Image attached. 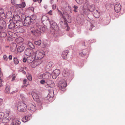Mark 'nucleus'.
Returning a JSON list of instances; mask_svg holds the SVG:
<instances>
[{
    "mask_svg": "<svg viewBox=\"0 0 125 125\" xmlns=\"http://www.w3.org/2000/svg\"><path fill=\"white\" fill-rule=\"evenodd\" d=\"M45 53L43 50H39L33 53V55H32L31 57L32 58H34V59L35 60L39 59L40 61V59L44 56Z\"/></svg>",
    "mask_w": 125,
    "mask_h": 125,
    "instance_id": "1",
    "label": "nucleus"
},
{
    "mask_svg": "<svg viewBox=\"0 0 125 125\" xmlns=\"http://www.w3.org/2000/svg\"><path fill=\"white\" fill-rule=\"evenodd\" d=\"M17 107L18 110L22 112H25L27 110V108L26 104L22 102L19 103Z\"/></svg>",
    "mask_w": 125,
    "mask_h": 125,
    "instance_id": "2",
    "label": "nucleus"
},
{
    "mask_svg": "<svg viewBox=\"0 0 125 125\" xmlns=\"http://www.w3.org/2000/svg\"><path fill=\"white\" fill-rule=\"evenodd\" d=\"M66 86V82L64 79H62L59 82L58 86L61 90L64 89Z\"/></svg>",
    "mask_w": 125,
    "mask_h": 125,
    "instance_id": "3",
    "label": "nucleus"
},
{
    "mask_svg": "<svg viewBox=\"0 0 125 125\" xmlns=\"http://www.w3.org/2000/svg\"><path fill=\"white\" fill-rule=\"evenodd\" d=\"M46 88L53 87H55V85L53 82L50 80H48L46 81L45 84Z\"/></svg>",
    "mask_w": 125,
    "mask_h": 125,
    "instance_id": "4",
    "label": "nucleus"
},
{
    "mask_svg": "<svg viewBox=\"0 0 125 125\" xmlns=\"http://www.w3.org/2000/svg\"><path fill=\"white\" fill-rule=\"evenodd\" d=\"M24 15H22L21 17V21H22L23 22L24 24L26 25H29L31 22V19L28 16H27L25 18H22Z\"/></svg>",
    "mask_w": 125,
    "mask_h": 125,
    "instance_id": "5",
    "label": "nucleus"
},
{
    "mask_svg": "<svg viewBox=\"0 0 125 125\" xmlns=\"http://www.w3.org/2000/svg\"><path fill=\"white\" fill-rule=\"evenodd\" d=\"M50 22L51 24V28L56 31H58L59 28L57 23L53 21Z\"/></svg>",
    "mask_w": 125,
    "mask_h": 125,
    "instance_id": "6",
    "label": "nucleus"
},
{
    "mask_svg": "<svg viewBox=\"0 0 125 125\" xmlns=\"http://www.w3.org/2000/svg\"><path fill=\"white\" fill-rule=\"evenodd\" d=\"M51 76V74L49 73H46L43 74H39L38 77L39 79H47Z\"/></svg>",
    "mask_w": 125,
    "mask_h": 125,
    "instance_id": "7",
    "label": "nucleus"
},
{
    "mask_svg": "<svg viewBox=\"0 0 125 125\" xmlns=\"http://www.w3.org/2000/svg\"><path fill=\"white\" fill-rule=\"evenodd\" d=\"M28 109L31 112H34L36 110V105L35 104H30L28 105Z\"/></svg>",
    "mask_w": 125,
    "mask_h": 125,
    "instance_id": "8",
    "label": "nucleus"
},
{
    "mask_svg": "<svg viewBox=\"0 0 125 125\" xmlns=\"http://www.w3.org/2000/svg\"><path fill=\"white\" fill-rule=\"evenodd\" d=\"M60 73V70L57 69L53 71L52 73V77L53 79H55Z\"/></svg>",
    "mask_w": 125,
    "mask_h": 125,
    "instance_id": "9",
    "label": "nucleus"
},
{
    "mask_svg": "<svg viewBox=\"0 0 125 125\" xmlns=\"http://www.w3.org/2000/svg\"><path fill=\"white\" fill-rule=\"evenodd\" d=\"M31 95L34 100L36 102H41V101L39 98L38 96L35 92H33L31 93Z\"/></svg>",
    "mask_w": 125,
    "mask_h": 125,
    "instance_id": "10",
    "label": "nucleus"
},
{
    "mask_svg": "<svg viewBox=\"0 0 125 125\" xmlns=\"http://www.w3.org/2000/svg\"><path fill=\"white\" fill-rule=\"evenodd\" d=\"M121 8V5L118 3H117L115 6V10L117 12H118L120 10Z\"/></svg>",
    "mask_w": 125,
    "mask_h": 125,
    "instance_id": "11",
    "label": "nucleus"
},
{
    "mask_svg": "<svg viewBox=\"0 0 125 125\" xmlns=\"http://www.w3.org/2000/svg\"><path fill=\"white\" fill-rule=\"evenodd\" d=\"M31 32L33 34V35L36 37L39 36L40 34V31L37 29V27L34 30L31 31Z\"/></svg>",
    "mask_w": 125,
    "mask_h": 125,
    "instance_id": "12",
    "label": "nucleus"
},
{
    "mask_svg": "<svg viewBox=\"0 0 125 125\" xmlns=\"http://www.w3.org/2000/svg\"><path fill=\"white\" fill-rule=\"evenodd\" d=\"M14 31L15 32L18 33H22L24 32V30L21 27H17L15 28Z\"/></svg>",
    "mask_w": 125,
    "mask_h": 125,
    "instance_id": "13",
    "label": "nucleus"
},
{
    "mask_svg": "<svg viewBox=\"0 0 125 125\" xmlns=\"http://www.w3.org/2000/svg\"><path fill=\"white\" fill-rule=\"evenodd\" d=\"M32 50L29 49H27L25 51V53L26 55L31 56L33 55V53L31 55V53L32 52Z\"/></svg>",
    "mask_w": 125,
    "mask_h": 125,
    "instance_id": "14",
    "label": "nucleus"
},
{
    "mask_svg": "<svg viewBox=\"0 0 125 125\" xmlns=\"http://www.w3.org/2000/svg\"><path fill=\"white\" fill-rule=\"evenodd\" d=\"M31 56H29V57H28L27 59L26 58H23V62H25L27 60L29 63H31L33 60Z\"/></svg>",
    "mask_w": 125,
    "mask_h": 125,
    "instance_id": "15",
    "label": "nucleus"
},
{
    "mask_svg": "<svg viewBox=\"0 0 125 125\" xmlns=\"http://www.w3.org/2000/svg\"><path fill=\"white\" fill-rule=\"evenodd\" d=\"M26 4L24 2H22L21 4L16 5V7L17 8H23L25 7Z\"/></svg>",
    "mask_w": 125,
    "mask_h": 125,
    "instance_id": "16",
    "label": "nucleus"
},
{
    "mask_svg": "<svg viewBox=\"0 0 125 125\" xmlns=\"http://www.w3.org/2000/svg\"><path fill=\"white\" fill-rule=\"evenodd\" d=\"M37 29L40 32L43 33L45 31V28L44 27L39 25L37 27Z\"/></svg>",
    "mask_w": 125,
    "mask_h": 125,
    "instance_id": "17",
    "label": "nucleus"
},
{
    "mask_svg": "<svg viewBox=\"0 0 125 125\" xmlns=\"http://www.w3.org/2000/svg\"><path fill=\"white\" fill-rule=\"evenodd\" d=\"M68 53V51L66 50L63 52L62 56V58L64 59H66L67 58V55Z\"/></svg>",
    "mask_w": 125,
    "mask_h": 125,
    "instance_id": "18",
    "label": "nucleus"
},
{
    "mask_svg": "<svg viewBox=\"0 0 125 125\" xmlns=\"http://www.w3.org/2000/svg\"><path fill=\"white\" fill-rule=\"evenodd\" d=\"M53 65V63L52 62H49L47 65L46 67L47 70H50L52 67Z\"/></svg>",
    "mask_w": 125,
    "mask_h": 125,
    "instance_id": "19",
    "label": "nucleus"
},
{
    "mask_svg": "<svg viewBox=\"0 0 125 125\" xmlns=\"http://www.w3.org/2000/svg\"><path fill=\"white\" fill-rule=\"evenodd\" d=\"M25 47L23 45L19 46L17 49V51L19 52H21L24 49Z\"/></svg>",
    "mask_w": 125,
    "mask_h": 125,
    "instance_id": "20",
    "label": "nucleus"
},
{
    "mask_svg": "<svg viewBox=\"0 0 125 125\" xmlns=\"http://www.w3.org/2000/svg\"><path fill=\"white\" fill-rule=\"evenodd\" d=\"M27 44L28 46L30 48L33 49L35 48V46H34L33 44L30 41H28L27 42Z\"/></svg>",
    "mask_w": 125,
    "mask_h": 125,
    "instance_id": "21",
    "label": "nucleus"
},
{
    "mask_svg": "<svg viewBox=\"0 0 125 125\" xmlns=\"http://www.w3.org/2000/svg\"><path fill=\"white\" fill-rule=\"evenodd\" d=\"M15 26V23L13 22H11L8 26L9 28L10 29L13 28Z\"/></svg>",
    "mask_w": 125,
    "mask_h": 125,
    "instance_id": "22",
    "label": "nucleus"
},
{
    "mask_svg": "<svg viewBox=\"0 0 125 125\" xmlns=\"http://www.w3.org/2000/svg\"><path fill=\"white\" fill-rule=\"evenodd\" d=\"M10 86L8 85H6L5 90V92L7 93H9L10 92Z\"/></svg>",
    "mask_w": 125,
    "mask_h": 125,
    "instance_id": "23",
    "label": "nucleus"
},
{
    "mask_svg": "<svg viewBox=\"0 0 125 125\" xmlns=\"http://www.w3.org/2000/svg\"><path fill=\"white\" fill-rule=\"evenodd\" d=\"M79 54L80 56L83 57L85 55L86 53L84 51L82 50L79 52Z\"/></svg>",
    "mask_w": 125,
    "mask_h": 125,
    "instance_id": "24",
    "label": "nucleus"
},
{
    "mask_svg": "<svg viewBox=\"0 0 125 125\" xmlns=\"http://www.w3.org/2000/svg\"><path fill=\"white\" fill-rule=\"evenodd\" d=\"M13 19L14 20L17 21L20 20V18L19 16L16 15L14 17L13 16Z\"/></svg>",
    "mask_w": 125,
    "mask_h": 125,
    "instance_id": "25",
    "label": "nucleus"
},
{
    "mask_svg": "<svg viewBox=\"0 0 125 125\" xmlns=\"http://www.w3.org/2000/svg\"><path fill=\"white\" fill-rule=\"evenodd\" d=\"M21 122L19 120H17L16 121H14L11 123V125H19Z\"/></svg>",
    "mask_w": 125,
    "mask_h": 125,
    "instance_id": "26",
    "label": "nucleus"
},
{
    "mask_svg": "<svg viewBox=\"0 0 125 125\" xmlns=\"http://www.w3.org/2000/svg\"><path fill=\"white\" fill-rule=\"evenodd\" d=\"M54 92L53 90H52L49 92L48 94V96L50 97H53L54 96Z\"/></svg>",
    "mask_w": 125,
    "mask_h": 125,
    "instance_id": "27",
    "label": "nucleus"
},
{
    "mask_svg": "<svg viewBox=\"0 0 125 125\" xmlns=\"http://www.w3.org/2000/svg\"><path fill=\"white\" fill-rule=\"evenodd\" d=\"M42 21H43L49 20V19L47 16H43L42 17Z\"/></svg>",
    "mask_w": 125,
    "mask_h": 125,
    "instance_id": "28",
    "label": "nucleus"
},
{
    "mask_svg": "<svg viewBox=\"0 0 125 125\" xmlns=\"http://www.w3.org/2000/svg\"><path fill=\"white\" fill-rule=\"evenodd\" d=\"M30 119L27 116H25L22 119V121L24 122H25L27 121Z\"/></svg>",
    "mask_w": 125,
    "mask_h": 125,
    "instance_id": "29",
    "label": "nucleus"
},
{
    "mask_svg": "<svg viewBox=\"0 0 125 125\" xmlns=\"http://www.w3.org/2000/svg\"><path fill=\"white\" fill-rule=\"evenodd\" d=\"M22 22L19 20L17 21L16 23V25L17 27L21 26Z\"/></svg>",
    "mask_w": 125,
    "mask_h": 125,
    "instance_id": "30",
    "label": "nucleus"
},
{
    "mask_svg": "<svg viewBox=\"0 0 125 125\" xmlns=\"http://www.w3.org/2000/svg\"><path fill=\"white\" fill-rule=\"evenodd\" d=\"M26 76L29 80L31 81L32 80V77L30 74L29 73L27 74L26 75Z\"/></svg>",
    "mask_w": 125,
    "mask_h": 125,
    "instance_id": "31",
    "label": "nucleus"
},
{
    "mask_svg": "<svg viewBox=\"0 0 125 125\" xmlns=\"http://www.w3.org/2000/svg\"><path fill=\"white\" fill-rule=\"evenodd\" d=\"M41 40H39L37 41H35L34 42V43L37 45H40L41 44Z\"/></svg>",
    "mask_w": 125,
    "mask_h": 125,
    "instance_id": "32",
    "label": "nucleus"
},
{
    "mask_svg": "<svg viewBox=\"0 0 125 125\" xmlns=\"http://www.w3.org/2000/svg\"><path fill=\"white\" fill-rule=\"evenodd\" d=\"M13 61L14 63L16 64H17L19 63V61L17 58H14L13 59Z\"/></svg>",
    "mask_w": 125,
    "mask_h": 125,
    "instance_id": "33",
    "label": "nucleus"
},
{
    "mask_svg": "<svg viewBox=\"0 0 125 125\" xmlns=\"http://www.w3.org/2000/svg\"><path fill=\"white\" fill-rule=\"evenodd\" d=\"M77 3L79 4H82L83 2V0H75Z\"/></svg>",
    "mask_w": 125,
    "mask_h": 125,
    "instance_id": "34",
    "label": "nucleus"
},
{
    "mask_svg": "<svg viewBox=\"0 0 125 125\" xmlns=\"http://www.w3.org/2000/svg\"><path fill=\"white\" fill-rule=\"evenodd\" d=\"M4 115V113L2 112L0 113V118L2 119L3 118Z\"/></svg>",
    "mask_w": 125,
    "mask_h": 125,
    "instance_id": "35",
    "label": "nucleus"
},
{
    "mask_svg": "<svg viewBox=\"0 0 125 125\" xmlns=\"http://www.w3.org/2000/svg\"><path fill=\"white\" fill-rule=\"evenodd\" d=\"M32 20H35L36 18V17L35 15H32L31 16V17L30 18Z\"/></svg>",
    "mask_w": 125,
    "mask_h": 125,
    "instance_id": "36",
    "label": "nucleus"
},
{
    "mask_svg": "<svg viewBox=\"0 0 125 125\" xmlns=\"http://www.w3.org/2000/svg\"><path fill=\"white\" fill-rule=\"evenodd\" d=\"M73 8L74 9L73 10V11L74 12H77V11L76 10V9L78 8V7L75 5H74L73 7Z\"/></svg>",
    "mask_w": 125,
    "mask_h": 125,
    "instance_id": "37",
    "label": "nucleus"
},
{
    "mask_svg": "<svg viewBox=\"0 0 125 125\" xmlns=\"http://www.w3.org/2000/svg\"><path fill=\"white\" fill-rule=\"evenodd\" d=\"M3 59L5 61H7L8 60V58L7 56L6 55H4L3 56Z\"/></svg>",
    "mask_w": 125,
    "mask_h": 125,
    "instance_id": "38",
    "label": "nucleus"
},
{
    "mask_svg": "<svg viewBox=\"0 0 125 125\" xmlns=\"http://www.w3.org/2000/svg\"><path fill=\"white\" fill-rule=\"evenodd\" d=\"M1 37H5L6 36V33H5L4 32H1Z\"/></svg>",
    "mask_w": 125,
    "mask_h": 125,
    "instance_id": "39",
    "label": "nucleus"
},
{
    "mask_svg": "<svg viewBox=\"0 0 125 125\" xmlns=\"http://www.w3.org/2000/svg\"><path fill=\"white\" fill-rule=\"evenodd\" d=\"M11 2L13 5H15L16 4V1L15 0H11Z\"/></svg>",
    "mask_w": 125,
    "mask_h": 125,
    "instance_id": "40",
    "label": "nucleus"
},
{
    "mask_svg": "<svg viewBox=\"0 0 125 125\" xmlns=\"http://www.w3.org/2000/svg\"><path fill=\"white\" fill-rule=\"evenodd\" d=\"M11 118H6L5 119H2L3 121L5 120L6 121V122H7L8 121H9L11 120Z\"/></svg>",
    "mask_w": 125,
    "mask_h": 125,
    "instance_id": "41",
    "label": "nucleus"
},
{
    "mask_svg": "<svg viewBox=\"0 0 125 125\" xmlns=\"http://www.w3.org/2000/svg\"><path fill=\"white\" fill-rule=\"evenodd\" d=\"M4 12V10L3 9L0 8V14H2Z\"/></svg>",
    "mask_w": 125,
    "mask_h": 125,
    "instance_id": "42",
    "label": "nucleus"
},
{
    "mask_svg": "<svg viewBox=\"0 0 125 125\" xmlns=\"http://www.w3.org/2000/svg\"><path fill=\"white\" fill-rule=\"evenodd\" d=\"M45 81L44 80H42L40 81V83L42 84H43L44 83H45Z\"/></svg>",
    "mask_w": 125,
    "mask_h": 125,
    "instance_id": "43",
    "label": "nucleus"
},
{
    "mask_svg": "<svg viewBox=\"0 0 125 125\" xmlns=\"http://www.w3.org/2000/svg\"><path fill=\"white\" fill-rule=\"evenodd\" d=\"M12 80L13 81L15 80V74H12Z\"/></svg>",
    "mask_w": 125,
    "mask_h": 125,
    "instance_id": "44",
    "label": "nucleus"
},
{
    "mask_svg": "<svg viewBox=\"0 0 125 125\" xmlns=\"http://www.w3.org/2000/svg\"><path fill=\"white\" fill-rule=\"evenodd\" d=\"M34 2L38 1L39 3H40L42 1V0H33Z\"/></svg>",
    "mask_w": 125,
    "mask_h": 125,
    "instance_id": "45",
    "label": "nucleus"
},
{
    "mask_svg": "<svg viewBox=\"0 0 125 125\" xmlns=\"http://www.w3.org/2000/svg\"><path fill=\"white\" fill-rule=\"evenodd\" d=\"M8 58L10 60H11L12 59V55H10L8 57Z\"/></svg>",
    "mask_w": 125,
    "mask_h": 125,
    "instance_id": "46",
    "label": "nucleus"
},
{
    "mask_svg": "<svg viewBox=\"0 0 125 125\" xmlns=\"http://www.w3.org/2000/svg\"><path fill=\"white\" fill-rule=\"evenodd\" d=\"M58 10L59 12V14L61 16H62L63 15L62 12L59 10L58 9Z\"/></svg>",
    "mask_w": 125,
    "mask_h": 125,
    "instance_id": "47",
    "label": "nucleus"
},
{
    "mask_svg": "<svg viewBox=\"0 0 125 125\" xmlns=\"http://www.w3.org/2000/svg\"><path fill=\"white\" fill-rule=\"evenodd\" d=\"M52 9H53V10L55 9L56 7V5L54 4V5H53L52 6Z\"/></svg>",
    "mask_w": 125,
    "mask_h": 125,
    "instance_id": "48",
    "label": "nucleus"
},
{
    "mask_svg": "<svg viewBox=\"0 0 125 125\" xmlns=\"http://www.w3.org/2000/svg\"><path fill=\"white\" fill-rule=\"evenodd\" d=\"M2 76V73L1 71V69L0 68V77Z\"/></svg>",
    "mask_w": 125,
    "mask_h": 125,
    "instance_id": "49",
    "label": "nucleus"
},
{
    "mask_svg": "<svg viewBox=\"0 0 125 125\" xmlns=\"http://www.w3.org/2000/svg\"><path fill=\"white\" fill-rule=\"evenodd\" d=\"M99 2V0H94V2L95 3H98Z\"/></svg>",
    "mask_w": 125,
    "mask_h": 125,
    "instance_id": "50",
    "label": "nucleus"
},
{
    "mask_svg": "<svg viewBox=\"0 0 125 125\" xmlns=\"http://www.w3.org/2000/svg\"><path fill=\"white\" fill-rule=\"evenodd\" d=\"M23 83L24 84H25L27 82V80L26 79H24L23 81Z\"/></svg>",
    "mask_w": 125,
    "mask_h": 125,
    "instance_id": "51",
    "label": "nucleus"
},
{
    "mask_svg": "<svg viewBox=\"0 0 125 125\" xmlns=\"http://www.w3.org/2000/svg\"><path fill=\"white\" fill-rule=\"evenodd\" d=\"M48 14L49 15H52V11L51 10H50L48 13Z\"/></svg>",
    "mask_w": 125,
    "mask_h": 125,
    "instance_id": "52",
    "label": "nucleus"
},
{
    "mask_svg": "<svg viewBox=\"0 0 125 125\" xmlns=\"http://www.w3.org/2000/svg\"><path fill=\"white\" fill-rule=\"evenodd\" d=\"M29 9L31 10L32 11H33L34 8L33 7H31L29 8Z\"/></svg>",
    "mask_w": 125,
    "mask_h": 125,
    "instance_id": "53",
    "label": "nucleus"
},
{
    "mask_svg": "<svg viewBox=\"0 0 125 125\" xmlns=\"http://www.w3.org/2000/svg\"><path fill=\"white\" fill-rule=\"evenodd\" d=\"M2 79L1 77H0V83H2Z\"/></svg>",
    "mask_w": 125,
    "mask_h": 125,
    "instance_id": "54",
    "label": "nucleus"
},
{
    "mask_svg": "<svg viewBox=\"0 0 125 125\" xmlns=\"http://www.w3.org/2000/svg\"><path fill=\"white\" fill-rule=\"evenodd\" d=\"M3 86V84L2 83H0V87Z\"/></svg>",
    "mask_w": 125,
    "mask_h": 125,
    "instance_id": "55",
    "label": "nucleus"
},
{
    "mask_svg": "<svg viewBox=\"0 0 125 125\" xmlns=\"http://www.w3.org/2000/svg\"><path fill=\"white\" fill-rule=\"evenodd\" d=\"M22 73H24V74H25V73H26L25 72V71H22Z\"/></svg>",
    "mask_w": 125,
    "mask_h": 125,
    "instance_id": "56",
    "label": "nucleus"
},
{
    "mask_svg": "<svg viewBox=\"0 0 125 125\" xmlns=\"http://www.w3.org/2000/svg\"><path fill=\"white\" fill-rule=\"evenodd\" d=\"M65 27H66L67 26V23H65Z\"/></svg>",
    "mask_w": 125,
    "mask_h": 125,
    "instance_id": "57",
    "label": "nucleus"
},
{
    "mask_svg": "<svg viewBox=\"0 0 125 125\" xmlns=\"http://www.w3.org/2000/svg\"><path fill=\"white\" fill-rule=\"evenodd\" d=\"M91 27H94V26H93V24H92L91 25Z\"/></svg>",
    "mask_w": 125,
    "mask_h": 125,
    "instance_id": "58",
    "label": "nucleus"
},
{
    "mask_svg": "<svg viewBox=\"0 0 125 125\" xmlns=\"http://www.w3.org/2000/svg\"><path fill=\"white\" fill-rule=\"evenodd\" d=\"M27 85H24V86H23V87H26L27 86Z\"/></svg>",
    "mask_w": 125,
    "mask_h": 125,
    "instance_id": "59",
    "label": "nucleus"
},
{
    "mask_svg": "<svg viewBox=\"0 0 125 125\" xmlns=\"http://www.w3.org/2000/svg\"><path fill=\"white\" fill-rule=\"evenodd\" d=\"M2 119L1 118H0V123L1 122V121H2Z\"/></svg>",
    "mask_w": 125,
    "mask_h": 125,
    "instance_id": "60",
    "label": "nucleus"
},
{
    "mask_svg": "<svg viewBox=\"0 0 125 125\" xmlns=\"http://www.w3.org/2000/svg\"><path fill=\"white\" fill-rule=\"evenodd\" d=\"M21 1L22 2H23V1H24V0H21Z\"/></svg>",
    "mask_w": 125,
    "mask_h": 125,
    "instance_id": "61",
    "label": "nucleus"
},
{
    "mask_svg": "<svg viewBox=\"0 0 125 125\" xmlns=\"http://www.w3.org/2000/svg\"><path fill=\"white\" fill-rule=\"evenodd\" d=\"M8 32L9 34H10V33H11V32L10 31H9Z\"/></svg>",
    "mask_w": 125,
    "mask_h": 125,
    "instance_id": "62",
    "label": "nucleus"
},
{
    "mask_svg": "<svg viewBox=\"0 0 125 125\" xmlns=\"http://www.w3.org/2000/svg\"><path fill=\"white\" fill-rule=\"evenodd\" d=\"M6 115L7 116H8L9 115V114H6Z\"/></svg>",
    "mask_w": 125,
    "mask_h": 125,
    "instance_id": "63",
    "label": "nucleus"
},
{
    "mask_svg": "<svg viewBox=\"0 0 125 125\" xmlns=\"http://www.w3.org/2000/svg\"><path fill=\"white\" fill-rule=\"evenodd\" d=\"M89 30H92V29H91L90 28L89 29Z\"/></svg>",
    "mask_w": 125,
    "mask_h": 125,
    "instance_id": "64",
    "label": "nucleus"
}]
</instances>
